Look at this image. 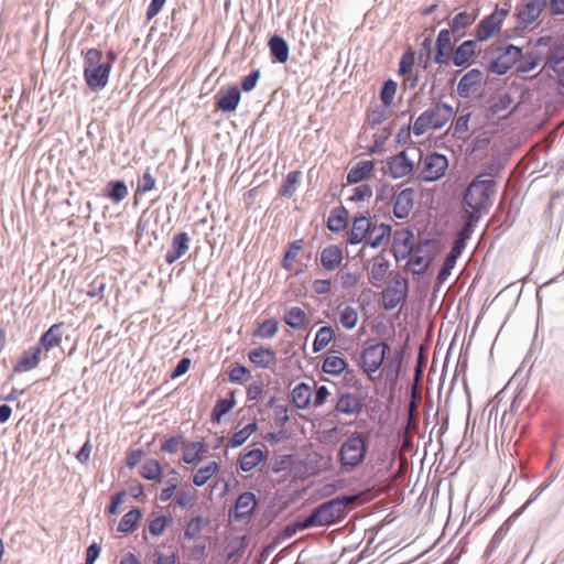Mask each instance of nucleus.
I'll return each instance as SVG.
<instances>
[{"instance_id":"5fc2aeb1","label":"nucleus","mask_w":564,"mask_h":564,"mask_svg":"<svg viewBox=\"0 0 564 564\" xmlns=\"http://www.w3.org/2000/svg\"><path fill=\"white\" fill-rule=\"evenodd\" d=\"M475 21V17L468 12H459L455 15V18L452 21V30L454 32L465 29L469 25H471Z\"/></svg>"},{"instance_id":"49530a36","label":"nucleus","mask_w":564,"mask_h":564,"mask_svg":"<svg viewBox=\"0 0 564 564\" xmlns=\"http://www.w3.org/2000/svg\"><path fill=\"white\" fill-rule=\"evenodd\" d=\"M302 240H295L289 246V249L286 250L282 261V267L285 270L291 271L293 269V262L295 261L300 250L302 249Z\"/></svg>"},{"instance_id":"603ef678","label":"nucleus","mask_w":564,"mask_h":564,"mask_svg":"<svg viewBox=\"0 0 564 564\" xmlns=\"http://www.w3.org/2000/svg\"><path fill=\"white\" fill-rule=\"evenodd\" d=\"M170 521H171V519L165 516H158V517L153 518L149 523V532L153 536H160L161 534H163V532Z\"/></svg>"},{"instance_id":"f8f14e48","label":"nucleus","mask_w":564,"mask_h":564,"mask_svg":"<svg viewBox=\"0 0 564 564\" xmlns=\"http://www.w3.org/2000/svg\"><path fill=\"white\" fill-rule=\"evenodd\" d=\"M415 236L408 229L397 230L393 237V251L395 256L405 258L413 252Z\"/></svg>"},{"instance_id":"c9c22d12","label":"nucleus","mask_w":564,"mask_h":564,"mask_svg":"<svg viewBox=\"0 0 564 564\" xmlns=\"http://www.w3.org/2000/svg\"><path fill=\"white\" fill-rule=\"evenodd\" d=\"M359 314L352 305H344L338 307V322L340 325L350 330L357 326Z\"/></svg>"},{"instance_id":"bb28decb","label":"nucleus","mask_w":564,"mask_h":564,"mask_svg":"<svg viewBox=\"0 0 564 564\" xmlns=\"http://www.w3.org/2000/svg\"><path fill=\"white\" fill-rule=\"evenodd\" d=\"M482 74L478 69H470L467 72L458 83L457 91L460 97H468L477 85L480 84Z\"/></svg>"},{"instance_id":"9b49d317","label":"nucleus","mask_w":564,"mask_h":564,"mask_svg":"<svg viewBox=\"0 0 564 564\" xmlns=\"http://www.w3.org/2000/svg\"><path fill=\"white\" fill-rule=\"evenodd\" d=\"M63 328L64 323H56L42 334L39 343L35 345L40 348L41 352H48L51 349L61 346L63 341Z\"/></svg>"},{"instance_id":"cd10ccee","label":"nucleus","mask_w":564,"mask_h":564,"mask_svg":"<svg viewBox=\"0 0 564 564\" xmlns=\"http://www.w3.org/2000/svg\"><path fill=\"white\" fill-rule=\"evenodd\" d=\"M547 65L555 74L558 84L564 87V44L552 50Z\"/></svg>"},{"instance_id":"5701e85b","label":"nucleus","mask_w":564,"mask_h":564,"mask_svg":"<svg viewBox=\"0 0 564 564\" xmlns=\"http://www.w3.org/2000/svg\"><path fill=\"white\" fill-rule=\"evenodd\" d=\"M283 322L291 328L300 330L304 329L308 325L310 318L303 308L300 306H292L284 311Z\"/></svg>"},{"instance_id":"0eeeda50","label":"nucleus","mask_w":564,"mask_h":564,"mask_svg":"<svg viewBox=\"0 0 564 564\" xmlns=\"http://www.w3.org/2000/svg\"><path fill=\"white\" fill-rule=\"evenodd\" d=\"M522 57V50L514 45H508L501 50L497 57L490 63L489 70L491 73L503 75L512 67L517 66V62Z\"/></svg>"},{"instance_id":"6e6552de","label":"nucleus","mask_w":564,"mask_h":564,"mask_svg":"<svg viewBox=\"0 0 564 564\" xmlns=\"http://www.w3.org/2000/svg\"><path fill=\"white\" fill-rule=\"evenodd\" d=\"M446 156L441 154L427 155L423 161L422 177L425 181H435L442 177L447 169Z\"/></svg>"},{"instance_id":"4c0bfd02","label":"nucleus","mask_w":564,"mask_h":564,"mask_svg":"<svg viewBox=\"0 0 564 564\" xmlns=\"http://www.w3.org/2000/svg\"><path fill=\"white\" fill-rule=\"evenodd\" d=\"M269 48L271 52V55L274 56V58L279 63H285L289 58V46L285 40L281 36L273 35L269 40Z\"/></svg>"},{"instance_id":"c85d7f7f","label":"nucleus","mask_w":564,"mask_h":564,"mask_svg":"<svg viewBox=\"0 0 564 564\" xmlns=\"http://www.w3.org/2000/svg\"><path fill=\"white\" fill-rule=\"evenodd\" d=\"M292 402L295 408L306 410L312 404V390L306 383H299L291 392Z\"/></svg>"},{"instance_id":"412c9836","label":"nucleus","mask_w":564,"mask_h":564,"mask_svg":"<svg viewBox=\"0 0 564 564\" xmlns=\"http://www.w3.org/2000/svg\"><path fill=\"white\" fill-rule=\"evenodd\" d=\"M249 360L258 368L267 369L275 366L276 355L271 348L260 347L248 354Z\"/></svg>"},{"instance_id":"79ce46f5","label":"nucleus","mask_w":564,"mask_h":564,"mask_svg":"<svg viewBox=\"0 0 564 564\" xmlns=\"http://www.w3.org/2000/svg\"><path fill=\"white\" fill-rule=\"evenodd\" d=\"M140 520L141 511L137 508L132 509L121 518L118 525V531L122 533L131 532L135 529Z\"/></svg>"},{"instance_id":"680f3d73","label":"nucleus","mask_w":564,"mask_h":564,"mask_svg":"<svg viewBox=\"0 0 564 564\" xmlns=\"http://www.w3.org/2000/svg\"><path fill=\"white\" fill-rule=\"evenodd\" d=\"M359 276L352 272H343L339 274V282L343 289L348 290L357 285Z\"/></svg>"},{"instance_id":"bf43d9fd","label":"nucleus","mask_w":564,"mask_h":564,"mask_svg":"<svg viewBox=\"0 0 564 564\" xmlns=\"http://www.w3.org/2000/svg\"><path fill=\"white\" fill-rule=\"evenodd\" d=\"M456 260L454 257H446L443 267L437 275L438 283H444L451 275L452 269L455 267Z\"/></svg>"},{"instance_id":"a18cd8bd","label":"nucleus","mask_w":564,"mask_h":564,"mask_svg":"<svg viewBox=\"0 0 564 564\" xmlns=\"http://www.w3.org/2000/svg\"><path fill=\"white\" fill-rule=\"evenodd\" d=\"M162 475V467L159 460H147L141 469V476L148 480H158Z\"/></svg>"},{"instance_id":"3c124183","label":"nucleus","mask_w":564,"mask_h":564,"mask_svg":"<svg viewBox=\"0 0 564 564\" xmlns=\"http://www.w3.org/2000/svg\"><path fill=\"white\" fill-rule=\"evenodd\" d=\"M250 370L241 365H237L229 371V380L235 383H245L250 378Z\"/></svg>"},{"instance_id":"1a4fd4ad","label":"nucleus","mask_w":564,"mask_h":564,"mask_svg":"<svg viewBox=\"0 0 564 564\" xmlns=\"http://www.w3.org/2000/svg\"><path fill=\"white\" fill-rule=\"evenodd\" d=\"M408 289L405 280H397L393 285L386 288L382 291L383 307L390 311L403 303L408 295Z\"/></svg>"},{"instance_id":"0e129e2a","label":"nucleus","mask_w":564,"mask_h":564,"mask_svg":"<svg viewBox=\"0 0 564 564\" xmlns=\"http://www.w3.org/2000/svg\"><path fill=\"white\" fill-rule=\"evenodd\" d=\"M260 77V70L256 69L242 79L241 87L245 91L252 90Z\"/></svg>"},{"instance_id":"58836bf2","label":"nucleus","mask_w":564,"mask_h":564,"mask_svg":"<svg viewBox=\"0 0 564 564\" xmlns=\"http://www.w3.org/2000/svg\"><path fill=\"white\" fill-rule=\"evenodd\" d=\"M335 332L332 326H323L321 327L313 341V351L318 352L325 349L329 343L334 339Z\"/></svg>"},{"instance_id":"aec40b11","label":"nucleus","mask_w":564,"mask_h":564,"mask_svg":"<svg viewBox=\"0 0 564 564\" xmlns=\"http://www.w3.org/2000/svg\"><path fill=\"white\" fill-rule=\"evenodd\" d=\"M391 235V227L386 224L372 225L371 229L368 231L365 243L372 247L379 248L389 242V238Z\"/></svg>"},{"instance_id":"864d4df0","label":"nucleus","mask_w":564,"mask_h":564,"mask_svg":"<svg viewBox=\"0 0 564 564\" xmlns=\"http://www.w3.org/2000/svg\"><path fill=\"white\" fill-rule=\"evenodd\" d=\"M384 107H376L367 112V122L375 127L381 124L388 117V111Z\"/></svg>"},{"instance_id":"423d86ee","label":"nucleus","mask_w":564,"mask_h":564,"mask_svg":"<svg viewBox=\"0 0 564 564\" xmlns=\"http://www.w3.org/2000/svg\"><path fill=\"white\" fill-rule=\"evenodd\" d=\"M453 108L446 104H437L425 110L414 122L413 132L421 135L432 129H441L453 117Z\"/></svg>"},{"instance_id":"ea45409f","label":"nucleus","mask_w":564,"mask_h":564,"mask_svg":"<svg viewBox=\"0 0 564 564\" xmlns=\"http://www.w3.org/2000/svg\"><path fill=\"white\" fill-rule=\"evenodd\" d=\"M257 429L258 426L256 422L248 423L241 430L234 433L229 438L227 446L235 448L242 445L257 431Z\"/></svg>"},{"instance_id":"4d7b16f0","label":"nucleus","mask_w":564,"mask_h":564,"mask_svg":"<svg viewBox=\"0 0 564 564\" xmlns=\"http://www.w3.org/2000/svg\"><path fill=\"white\" fill-rule=\"evenodd\" d=\"M235 405L234 393H230V398H225L217 401L214 406V416L219 419L221 415L226 414L229 410Z\"/></svg>"},{"instance_id":"393cba45","label":"nucleus","mask_w":564,"mask_h":564,"mask_svg":"<svg viewBox=\"0 0 564 564\" xmlns=\"http://www.w3.org/2000/svg\"><path fill=\"white\" fill-rule=\"evenodd\" d=\"M343 262V250L335 245L324 248L321 252V264L327 271H334Z\"/></svg>"},{"instance_id":"473e14b6","label":"nucleus","mask_w":564,"mask_h":564,"mask_svg":"<svg viewBox=\"0 0 564 564\" xmlns=\"http://www.w3.org/2000/svg\"><path fill=\"white\" fill-rule=\"evenodd\" d=\"M267 459V454L260 448H253L240 456V468L243 471H251L259 464Z\"/></svg>"},{"instance_id":"8fccbe9b","label":"nucleus","mask_w":564,"mask_h":564,"mask_svg":"<svg viewBox=\"0 0 564 564\" xmlns=\"http://www.w3.org/2000/svg\"><path fill=\"white\" fill-rule=\"evenodd\" d=\"M372 197V189L367 184H361L352 188V193L349 196L350 202L355 203H361V202H369Z\"/></svg>"},{"instance_id":"37998d69","label":"nucleus","mask_w":564,"mask_h":564,"mask_svg":"<svg viewBox=\"0 0 564 564\" xmlns=\"http://www.w3.org/2000/svg\"><path fill=\"white\" fill-rule=\"evenodd\" d=\"M301 172L293 171L290 172L285 180L283 181V184L281 185L279 189V194L283 197H292L294 193L296 192V187L300 183Z\"/></svg>"},{"instance_id":"6e6d98bb","label":"nucleus","mask_w":564,"mask_h":564,"mask_svg":"<svg viewBox=\"0 0 564 564\" xmlns=\"http://www.w3.org/2000/svg\"><path fill=\"white\" fill-rule=\"evenodd\" d=\"M155 178L150 170H147L138 183L137 193H148L155 188Z\"/></svg>"},{"instance_id":"f257e3e1","label":"nucleus","mask_w":564,"mask_h":564,"mask_svg":"<svg viewBox=\"0 0 564 564\" xmlns=\"http://www.w3.org/2000/svg\"><path fill=\"white\" fill-rule=\"evenodd\" d=\"M357 499L358 496H345L326 501L315 508L312 514L297 525L300 529L330 525L343 519L347 507L355 503Z\"/></svg>"},{"instance_id":"2f4dec72","label":"nucleus","mask_w":564,"mask_h":564,"mask_svg":"<svg viewBox=\"0 0 564 564\" xmlns=\"http://www.w3.org/2000/svg\"><path fill=\"white\" fill-rule=\"evenodd\" d=\"M207 445L202 442L187 444L183 449V460L186 464H197L207 454Z\"/></svg>"},{"instance_id":"a211bd4d","label":"nucleus","mask_w":564,"mask_h":564,"mask_svg":"<svg viewBox=\"0 0 564 564\" xmlns=\"http://www.w3.org/2000/svg\"><path fill=\"white\" fill-rule=\"evenodd\" d=\"M544 0H529L518 11L519 21L525 26L532 24L541 14Z\"/></svg>"},{"instance_id":"a878e982","label":"nucleus","mask_w":564,"mask_h":564,"mask_svg":"<svg viewBox=\"0 0 564 564\" xmlns=\"http://www.w3.org/2000/svg\"><path fill=\"white\" fill-rule=\"evenodd\" d=\"M256 506L257 499L252 492L241 494L235 505L234 518L236 520L245 519L253 512Z\"/></svg>"},{"instance_id":"f3484780","label":"nucleus","mask_w":564,"mask_h":564,"mask_svg":"<svg viewBox=\"0 0 564 564\" xmlns=\"http://www.w3.org/2000/svg\"><path fill=\"white\" fill-rule=\"evenodd\" d=\"M388 170L392 177H403L412 172L413 163L406 158L405 152L402 151L388 160Z\"/></svg>"},{"instance_id":"39448f33","label":"nucleus","mask_w":564,"mask_h":564,"mask_svg":"<svg viewBox=\"0 0 564 564\" xmlns=\"http://www.w3.org/2000/svg\"><path fill=\"white\" fill-rule=\"evenodd\" d=\"M390 351V346L383 341H376L368 339L365 341L360 351L358 366L362 373L370 380L383 366L387 354Z\"/></svg>"},{"instance_id":"2eb2a0df","label":"nucleus","mask_w":564,"mask_h":564,"mask_svg":"<svg viewBox=\"0 0 564 564\" xmlns=\"http://www.w3.org/2000/svg\"><path fill=\"white\" fill-rule=\"evenodd\" d=\"M371 229V220L367 216L355 217L350 231L348 232L347 241L350 245H358L365 242L368 231Z\"/></svg>"},{"instance_id":"7ed1b4c3","label":"nucleus","mask_w":564,"mask_h":564,"mask_svg":"<svg viewBox=\"0 0 564 564\" xmlns=\"http://www.w3.org/2000/svg\"><path fill=\"white\" fill-rule=\"evenodd\" d=\"M368 445L366 436L360 432L351 433L340 445L338 460L341 468L351 471L366 458Z\"/></svg>"},{"instance_id":"13d9d810","label":"nucleus","mask_w":564,"mask_h":564,"mask_svg":"<svg viewBox=\"0 0 564 564\" xmlns=\"http://www.w3.org/2000/svg\"><path fill=\"white\" fill-rule=\"evenodd\" d=\"M105 289H106L105 282L99 280V279H95L89 284V289L87 290V296H89L90 299L102 300L104 299Z\"/></svg>"},{"instance_id":"052dcab7","label":"nucleus","mask_w":564,"mask_h":564,"mask_svg":"<svg viewBox=\"0 0 564 564\" xmlns=\"http://www.w3.org/2000/svg\"><path fill=\"white\" fill-rule=\"evenodd\" d=\"M184 445V441L181 436H173L165 441L162 445V451L174 454Z\"/></svg>"},{"instance_id":"a19ab883","label":"nucleus","mask_w":564,"mask_h":564,"mask_svg":"<svg viewBox=\"0 0 564 564\" xmlns=\"http://www.w3.org/2000/svg\"><path fill=\"white\" fill-rule=\"evenodd\" d=\"M279 322L275 318H269L258 325L253 335L258 338L270 339L278 334Z\"/></svg>"},{"instance_id":"774afa93","label":"nucleus","mask_w":564,"mask_h":564,"mask_svg":"<svg viewBox=\"0 0 564 564\" xmlns=\"http://www.w3.org/2000/svg\"><path fill=\"white\" fill-rule=\"evenodd\" d=\"M262 393H263V383L260 381L252 382L247 388V399L249 401L257 400Z\"/></svg>"},{"instance_id":"09e8293b","label":"nucleus","mask_w":564,"mask_h":564,"mask_svg":"<svg viewBox=\"0 0 564 564\" xmlns=\"http://www.w3.org/2000/svg\"><path fill=\"white\" fill-rule=\"evenodd\" d=\"M539 62L540 61L535 55L531 53H522V57L519 59V62H517L516 70L518 73L531 72L538 66Z\"/></svg>"},{"instance_id":"69168bd1","label":"nucleus","mask_w":564,"mask_h":564,"mask_svg":"<svg viewBox=\"0 0 564 564\" xmlns=\"http://www.w3.org/2000/svg\"><path fill=\"white\" fill-rule=\"evenodd\" d=\"M212 478L210 467L200 468L193 477V482L196 486L205 485Z\"/></svg>"},{"instance_id":"72a5a7b5","label":"nucleus","mask_w":564,"mask_h":564,"mask_svg":"<svg viewBox=\"0 0 564 564\" xmlns=\"http://www.w3.org/2000/svg\"><path fill=\"white\" fill-rule=\"evenodd\" d=\"M347 368V361L340 354H330L328 355L322 366V369L325 373L339 376Z\"/></svg>"},{"instance_id":"4be33fe9","label":"nucleus","mask_w":564,"mask_h":564,"mask_svg":"<svg viewBox=\"0 0 564 564\" xmlns=\"http://www.w3.org/2000/svg\"><path fill=\"white\" fill-rule=\"evenodd\" d=\"M240 97L241 94L238 87L234 86L226 89L223 88L218 91L217 106L223 111H234L240 101Z\"/></svg>"},{"instance_id":"f03ea898","label":"nucleus","mask_w":564,"mask_h":564,"mask_svg":"<svg viewBox=\"0 0 564 564\" xmlns=\"http://www.w3.org/2000/svg\"><path fill=\"white\" fill-rule=\"evenodd\" d=\"M111 64L102 62V52L98 48H89L84 57V78L87 86L96 91L108 84Z\"/></svg>"},{"instance_id":"338daca9","label":"nucleus","mask_w":564,"mask_h":564,"mask_svg":"<svg viewBox=\"0 0 564 564\" xmlns=\"http://www.w3.org/2000/svg\"><path fill=\"white\" fill-rule=\"evenodd\" d=\"M346 218L337 215H330L327 221V227L332 231H340L346 227Z\"/></svg>"},{"instance_id":"20e7f679","label":"nucleus","mask_w":564,"mask_h":564,"mask_svg":"<svg viewBox=\"0 0 564 564\" xmlns=\"http://www.w3.org/2000/svg\"><path fill=\"white\" fill-rule=\"evenodd\" d=\"M496 183L494 180L475 178L467 187L464 195V206L469 212V218H474V213H480L488 207L490 197L495 193Z\"/></svg>"},{"instance_id":"f704fd0d","label":"nucleus","mask_w":564,"mask_h":564,"mask_svg":"<svg viewBox=\"0 0 564 564\" xmlns=\"http://www.w3.org/2000/svg\"><path fill=\"white\" fill-rule=\"evenodd\" d=\"M410 256L409 265L411 267L412 272L414 274H423L432 261L431 256L423 252L421 247L414 249Z\"/></svg>"},{"instance_id":"de8ad7c7","label":"nucleus","mask_w":564,"mask_h":564,"mask_svg":"<svg viewBox=\"0 0 564 564\" xmlns=\"http://www.w3.org/2000/svg\"><path fill=\"white\" fill-rule=\"evenodd\" d=\"M110 188L108 196L113 202L119 203L128 196V188L122 181H113L108 184Z\"/></svg>"},{"instance_id":"4468645a","label":"nucleus","mask_w":564,"mask_h":564,"mask_svg":"<svg viewBox=\"0 0 564 564\" xmlns=\"http://www.w3.org/2000/svg\"><path fill=\"white\" fill-rule=\"evenodd\" d=\"M507 12H494L485 18L477 28V39L479 41L488 40L500 28V24Z\"/></svg>"},{"instance_id":"e2e57ef3","label":"nucleus","mask_w":564,"mask_h":564,"mask_svg":"<svg viewBox=\"0 0 564 564\" xmlns=\"http://www.w3.org/2000/svg\"><path fill=\"white\" fill-rule=\"evenodd\" d=\"M312 289L314 293L318 295L327 294L332 290V281L327 279L315 280L312 284Z\"/></svg>"},{"instance_id":"ddd939ff","label":"nucleus","mask_w":564,"mask_h":564,"mask_svg":"<svg viewBox=\"0 0 564 564\" xmlns=\"http://www.w3.org/2000/svg\"><path fill=\"white\" fill-rule=\"evenodd\" d=\"M189 249V237L186 232L174 235L171 247L165 254V262L173 264L181 259Z\"/></svg>"},{"instance_id":"7c9ffc66","label":"nucleus","mask_w":564,"mask_h":564,"mask_svg":"<svg viewBox=\"0 0 564 564\" xmlns=\"http://www.w3.org/2000/svg\"><path fill=\"white\" fill-rule=\"evenodd\" d=\"M476 53V42L468 40L463 42L453 53V63L456 66H465Z\"/></svg>"},{"instance_id":"b1692460","label":"nucleus","mask_w":564,"mask_h":564,"mask_svg":"<svg viewBox=\"0 0 564 564\" xmlns=\"http://www.w3.org/2000/svg\"><path fill=\"white\" fill-rule=\"evenodd\" d=\"M452 54V36L448 30H441L436 40V53L434 61L437 64L448 62Z\"/></svg>"},{"instance_id":"6ab92c4d","label":"nucleus","mask_w":564,"mask_h":564,"mask_svg":"<svg viewBox=\"0 0 564 564\" xmlns=\"http://www.w3.org/2000/svg\"><path fill=\"white\" fill-rule=\"evenodd\" d=\"M335 410L346 415L358 414L362 410L361 399L354 393H344L337 399Z\"/></svg>"},{"instance_id":"dca6fc26","label":"nucleus","mask_w":564,"mask_h":564,"mask_svg":"<svg viewBox=\"0 0 564 564\" xmlns=\"http://www.w3.org/2000/svg\"><path fill=\"white\" fill-rule=\"evenodd\" d=\"M42 352L36 346H32L24 350L17 364L13 367V371L21 373L35 369L41 360Z\"/></svg>"},{"instance_id":"c756f323","label":"nucleus","mask_w":564,"mask_h":564,"mask_svg":"<svg viewBox=\"0 0 564 564\" xmlns=\"http://www.w3.org/2000/svg\"><path fill=\"white\" fill-rule=\"evenodd\" d=\"M375 169L373 161L370 160H364L358 162L356 165H354L348 174H347V181L348 183L356 184L359 183L370 176Z\"/></svg>"},{"instance_id":"c03bdc74","label":"nucleus","mask_w":564,"mask_h":564,"mask_svg":"<svg viewBox=\"0 0 564 564\" xmlns=\"http://www.w3.org/2000/svg\"><path fill=\"white\" fill-rule=\"evenodd\" d=\"M397 90H398V84L394 80L388 79L387 82H384V84L381 88V91H380V99H381L382 106L384 108L389 109L392 106H394V97H395Z\"/></svg>"},{"instance_id":"e433bc0d","label":"nucleus","mask_w":564,"mask_h":564,"mask_svg":"<svg viewBox=\"0 0 564 564\" xmlns=\"http://www.w3.org/2000/svg\"><path fill=\"white\" fill-rule=\"evenodd\" d=\"M389 270V262L382 256H377L372 260V265L369 273V281L371 284L376 285L379 282H382L387 275Z\"/></svg>"},{"instance_id":"9d476101","label":"nucleus","mask_w":564,"mask_h":564,"mask_svg":"<svg viewBox=\"0 0 564 564\" xmlns=\"http://www.w3.org/2000/svg\"><path fill=\"white\" fill-rule=\"evenodd\" d=\"M415 192L413 188H404L393 195V215L399 219L406 218L414 206Z\"/></svg>"}]
</instances>
